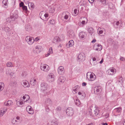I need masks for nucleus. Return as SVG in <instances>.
Segmentation results:
<instances>
[{
  "label": "nucleus",
  "mask_w": 125,
  "mask_h": 125,
  "mask_svg": "<svg viewBox=\"0 0 125 125\" xmlns=\"http://www.w3.org/2000/svg\"><path fill=\"white\" fill-rule=\"evenodd\" d=\"M78 94L79 95H81L82 96H83L82 97V98H84L85 96V94L84 93H82L81 92H79L78 93Z\"/></svg>",
  "instance_id": "obj_39"
},
{
  "label": "nucleus",
  "mask_w": 125,
  "mask_h": 125,
  "mask_svg": "<svg viewBox=\"0 0 125 125\" xmlns=\"http://www.w3.org/2000/svg\"><path fill=\"white\" fill-rule=\"evenodd\" d=\"M4 86V84L3 82H0V92L3 89Z\"/></svg>",
  "instance_id": "obj_27"
},
{
  "label": "nucleus",
  "mask_w": 125,
  "mask_h": 125,
  "mask_svg": "<svg viewBox=\"0 0 125 125\" xmlns=\"http://www.w3.org/2000/svg\"><path fill=\"white\" fill-rule=\"evenodd\" d=\"M99 111V110L98 109H96L94 110V112L95 115H97L98 114V113Z\"/></svg>",
  "instance_id": "obj_35"
},
{
  "label": "nucleus",
  "mask_w": 125,
  "mask_h": 125,
  "mask_svg": "<svg viewBox=\"0 0 125 125\" xmlns=\"http://www.w3.org/2000/svg\"><path fill=\"white\" fill-rule=\"evenodd\" d=\"M23 103L22 102L18 101L17 103V104H19L20 105H21L23 104Z\"/></svg>",
  "instance_id": "obj_50"
},
{
  "label": "nucleus",
  "mask_w": 125,
  "mask_h": 125,
  "mask_svg": "<svg viewBox=\"0 0 125 125\" xmlns=\"http://www.w3.org/2000/svg\"><path fill=\"white\" fill-rule=\"evenodd\" d=\"M75 104L79 107H80L81 103L79 100L77 99H75L74 101Z\"/></svg>",
  "instance_id": "obj_22"
},
{
  "label": "nucleus",
  "mask_w": 125,
  "mask_h": 125,
  "mask_svg": "<svg viewBox=\"0 0 125 125\" xmlns=\"http://www.w3.org/2000/svg\"><path fill=\"white\" fill-rule=\"evenodd\" d=\"M28 6L30 7H31V8H33L34 7V5L33 3L32 2H29L28 3Z\"/></svg>",
  "instance_id": "obj_34"
},
{
  "label": "nucleus",
  "mask_w": 125,
  "mask_h": 125,
  "mask_svg": "<svg viewBox=\"0 0 125 125\" xmlns=\"http://www.w3.org/2000/svg\"><path fill=\"white\" fill-rule=\"evenodd\" d=\"M16 83L15 82H11L10 83V86H11L13 84H15Z\"/></svg>",
  "instance_id": "obj_51"
},
{
  "label": "nucleus",
  "mask_w": 125,
  "mask_h": 125,
  "mask_svg": "<svg viewBox=\"0 0 125 125\" xmlns=\"http://www.w3.org/2000/svg\"><path fill=\"white\" fill-rule=\"evenodd\" d=\"M24 6V3L23 2H21L19 4V6L20 7H23Z\"/></svg>",
  "instance_id": "obj_40"
},
{
  "label": "nucleus",
  "mask_w": 125,
  "mask_h": 125,
  "mask_svg": "<svg viewBox=\"0 0 125 125\" xmlns=\"http://www.w3.org/2000/svg\"><path fill=\"white\" fill-rule=\"evenodd\" d=\"M88 31L92 36L94 35V31L92 28L90 27L88 29Z\"/></svg>",
  "instance_id": "obj_17"
},
{
  "label": "nucleus",
  "mask_w": 125,
  "mask_h": 125,
  "mask_svg": "<svg viewBox=\"0 0 125 125\" xmlns=\"http://www.w3.org/2000/svg\"><path fill=\"white\" fill-rule=\"evenodd\" d=\"M85 21H83L81 23L79 24V25H81V24H85Z\"/></svg>",
  "instance_id": "obj_49"
},
{
  "label": "nucleus",
  "mask_w": 125,
  "mask_h": 125,
  "mask_svg": "<svg viewBox=\"0 0 125 125\" xmlns=\"http://www.w3.org/2000/svg\"><path fill=\"white\" fill-rule=\"evenodd\" d=\"M21 84L25 87H29L30 86L28 82L26 80H23Z\"/></svg>",
  "instance_id": "obj_11"
},
{
  "label": "nucleus",
  "mask_w": 125,
  "mask_h": 125,
  "mask_svg": "<svg viewBox=\"0 0 125 125\" xmlns=\"http://www.w3.org/2000/svg\"><path fill=\"white\" fill-rule=\"evenodd\" d=\"M44 17L46 18H47L48 16V14L47 13H45L44 15Z\"/></svg>",
  "instance_id": "obj_53"
},
{
  "label": "nucleus",
  "mask_w": 125,
  "mask_h": 125,
  "mask_svg": "<svg viewBox=\"0 0 125 125\" xmlns=\"http://www.w3.org/2000/svg\"><path fill=\"white\" fill-rule=\"evenodd\" d=\"M61 108L60 107L58 106L55 109L56 111H59L61 110Z\"/></svg>",
  "instance_id": "obj_41"
},
{
  "label": "nucleus",
  "mask_w": 125,
  "mask_h": 125,
  "mask_svg": "<svg viewBox=\"0 0 125 125\" xmlns=\"http://www.w3.org/2000/svg\"><path fill=\"white\" fill-rule=\"evenodd\" d=\"M102 125H108V124L107 123H103Z\"/></svg>",
  "instance_id": "obj_60"
},
{
  "label": "nucleus",
  "mask_w": 125,
  "mask_h": 125,
  "mask_svg": "<svg viewBox=\"0 0 125 125\" xmlns=\"http://www.w3.org/2000/svg\"><path fill=\"white\" fill-rule=\"evenodd\" d=\"M96 41V40L95 39H94L91 42L92 43H94Z\"/></svg>",
  "instance_id": "obj_57"
},
{
  "label": "nucleus",
  "mask_w": 125,
  "mask_h": 125,
  "mask_svg": "<svg viewBox=\"0 0 125 125\" xmlns=\"http://www.w3.org/2000/svg\"><path fill=\"white\" fill-rule=\"evenodd\" d=\"M20 117L19 116H18L16 117V120H19L20 119Z\"/></svg>",
  "instance_id": "obj_64"
},
{
  "label": "nucleus",
  "mask_w": 125,
  "mask_h": 125,
  "mask_svg": "<svg viewBox=\"0 0 125 125\" xmlns=\"http://www.w3.org/2000/svg\"><path fill=\"white\" fill-rule=\"evenodd\" d=\"M41 69L42 70L45 72H47L49 71L50 68L49 66L45 64L42 65L41 66Z\"/></svg>",
  "instance_id": "obj_8"
},
{
  "label": "nucleus",
  "mask_w": 125,
  "mask_h": 125,
  "mask_svg": "<svg viewBox=\"0 0 125 125\" xmlns=\"http://www.w3.org/2000/svg\"><path fill=\"white\" fill-rule=\"evenodd\" d=\"M31 29V27L29 24H27L26 26V29L27 31H29Z\"/></svg>",
  "instance_id": "obj_25"
},
{
  "label": "nucleus",
  "mask_w": 125,
  "mask_h": 125,
  "mask_svg": "<svg viewBox=\"0 0 125 125\" xmlns=\"http://www.w3.org/2000/svg\"><path fill=\"white\" fill-rule=\"evenodd\" d=\"M102 88L100 86H95L94 88V93L95 94H99L102 92Z\"/></svg>",
  "instance_id": "obj_4"
},
{
  "label": "nucleus",
  "mask_w": 125,
  "mask_h": 125,
  "mask_svg": "<svg viewBox=\"0 0 125 125\" xmlns=\"http://www.w3.org/2000/svg\"><path fill=\"white\" fill-rule=\"evenodd\" d=\"M48 52L51 54L52 53L53 51L52 48L50 47L49 49Z\"/></svg>",
  "instance_id": "obj_42"
},
{
  "label": "nucleus",
  "mask_w": 125,
  "mask_h": 125,
  "mask_svg": "<svg viewBox=\"0 0 125 125\" xmlns=\"http://www.w3.org/2000/svg\"><path fill=\"white\" fill-rule=\"evenodd\" d=\"M35 50L36 52L37 53H39L40 52V50L38 46H37L35 47Z\"/></svg>",
  "instance_id": "obj_32"
},
{
  "label": "nucleus",
  "mask_w": 125,
  "mask_h": 125,
  "mask_svg": "<svg viewBox=\"0 0 125 125\" xmlns=\"http://www.w3.org/2000/svg\"><path fill=\"white\" fill-rule=\"evenodd\" d=\"M68 13V12H66L65 14L63 13L62 15V19H63V18L66 20L69 17L68 16L67 14V13Z\"/></svg>",
  "instance_id": "obj_20"
},
{
  "label": "nucleus",
  "mask_w": 125,
  "mask_h": 125,
  "mask_svg": "<svg viewBox=\"0 0 125 125\" xmlns=\"http://www.w3.org/2000/svg\"><path fill=\"white\" fill-rule=\"evenodd\" d=\"M98 33L100 35L102 34L103 33V31L102 30H100L99 31L98 30L97 31Z\"/></svg>",
  "instance_id": "obj_45"
},
{
  "label": "nucleus",
  "mask_w": 125,
  "mask_h": 125,
  "mask_svg": "<svg viewBox=\"0 0 125 125\" xmlns=\"http://www.w3.org/2000/svg\"><path fill=\"white\" fill-rule=\"evenodd\" d=\"M66 113L69 116H71L74 113L73 109L71 107H68L66 110Z\"/></svg>",
  "instance_id": "obj_5"
},
{
  "label": "nucleus",
  "mask_w": 125,
  "mask_h": 125,
  "mask_svg": "<svg viewBox=\"0 0 125 125\" xmlns=\"http://www.w3.org/2000/svg\"><path fill=\"white\" fill-rule=\"evenodd\" d=\"M45 104L47 105H51L52 104V101L49 98H47L45 101Z\"/></svg>",
  "instance_id": "obj_15"
},
{
  "label": "nucleus",
  "mask_w": 125,
  "mask_h": 125,
  "mask_svg": "<svg viewBox=\"0 0 125 125\" xmlns=\"http://www.w3.org/2000/svg\"><path fill=\"white\" fill-rule=\"evenodd\" d=\"M103 59H102L101 61L99 63L100 64H102V63L103 62Z\"/></svg>",
  "instance_id": "obj_61"
},
{
  "label": "nucleus",
  "mask_w": 125,
  "mask_h": 125,
  "mask_svg": "<svg viewBox=\"0 0 125 125\" xmlns=\"http://www.w3.org/2000/svg\"><path fill=\"white\" fill-rule=\"evenodd\" d=\"M69 44H66V46L67 48H69L70 47L73 46L74 45V42L73 40H71L69 41Z\"/></svg>",
  "instance_id": "obj_16"
},
{
  "label": "nucleus",
  "mask_w": 125,
  "mask_h": 125,
  "mask_svg": "<svg viewBox=\"0 0 125 125\" xmlns=\"http://www.w3.org/2000/svg\"><path fill=\"white\" fill-rule=\"evenodd\" d=\"M50 54H50L49 52H48L45 55V56L46 57H47L49 55H50Z\"/></svg>",
  "instance_id": "obj_59"
},
{
  "label": "nucleus",
  "mask_w": 125,
  "mask_h": 125,
  "mask_svg": "<svg viewBox=\"0 0 125 125\" xmlns=\"http://www.w3.org/2000/svg\"><path fill=\"white\" fill-rule=\"evenodd\" d=\"M119 22L118 21L116 22V25H119Z\"/></svg>",
  "instance_id": "obj_63"
},
{
  "label": "nucleus",
  "mask_w": 125,
  "mask_h": 125,
  "mask_svg": "<svg viewBox=\"0 0 125 125\" xmlns=\"http://www.w3.org/2000/svg\"><path fill=\"white\" fill-rule=\"evenodd\" d=\"M22 8L23 11L24 12H26V13L28 12V10H27V7L26 6H24L23 7H22Z\"/></svg>",
  "instance_id": "obj_28"
},
{
  "label": "nucleus",
  "mask_w": 125,
  "mask_h": 125,
  "mask_svg": "<svg viewBox=\"0 0 125 125\" xmlns=\"http://www.w3.org/2000/svg\"><path fill=\"white\" fill-rule=\"evenodd\" d=\"M49 22L51 24H53L54 23V20H52L49 21Z\"/></svg>",
  "instance_id": "obj_43"
},
{
  "label": "nucleus",
  "mask_w": 125,
  "mask_h": 125,
  "mask_svg": "<svg viewBox=\"0 0 125 125\" xmlns=\"http://www.w3.org/2000/svg\"><path fill=\"white\" fill-rule=\"evenodd\" d=\"M90 81H93L94 80V76L93 74H90Z\"/></svg>",
  "instance_id": "obj_37"
},
{
  "label": "nucleus",
  "mask_w": 125,
  "mask_h": 125,
  "mask_svg": "<svg viewBox=\"0 0 125 125\" xmlns=\"http://www.w3.org/2000/svg\"><path fill=\"white\" fill-rule=\"evenodd\" d=\"M120 60L121 61H124L125 60V59L124 57L121 56L120 59Z\"/></svg>",
  "instance_id": "obj_46"
},
{
  "label": "nucleus",
  "mask_w": 125,
  "mask_h": 125,
  "mask_svg": "<svg viewBox=\"0 0 125 125\" xmlns=\"http://www.w3.org/2000/svg\"><path fill=\"white\" fill-rule=\"evenodd\" d=\"M7 109H2L1 110L0 113V116H2L7 111Z\"/></svg>",
  "instance_id": "obj_24"
},
{
  "label": "nucleus",
  "mask_w": 125,
  "mask_h": 125,
  "mask_svg": "<svg viewBox=\"0 0 125 125\" xmlns=\"http://www.w3.org/2000/svg\"><path fill=\"white\" fill-rule=\"evenodd\" d=\"M89 112L90 114L91 115H93V112H92L91 109L89 111Z\"/></svg>",
  "instance_id": "obj_52"
},
{
  "label": "nucleus",
  "mask_w": 125,
  "mask_h": 125,
  "mask_svg": "<svg viewBox=\"0 0 125 125\" xmlns=\"http://www.w3.org/2000/svg\"><path fill=\"white\" fill-rule=\"evenodd\" d=\"M97 47L99 49V51H100L102 49V47L101 45L100 44H94V49L95 47Z\"/></svg>",
  "instance_id": "obj_18"
},
{
  "label": "nucleus",
  "mask_w": 125,
  "mask_h": 125,
  "mask_svg": "<svg viewBox=\"0 0 125 125\" xmlns=\"http://www.w3.org/2000/svg\"><path fill=\"white\" fill-rule=\"evenodd\" d=\"M27 75L26 73V72H24L22 73L21 76L23 78H24Z\"/></svg>",
  "instance_id": "obj_36"
},
{
  "label": "nucleus",
  "mask_w": 125,
  "mask_h": 125,
  "mask_svg": "<svg viewBox=\"0 0 125 125\" xmlns=\"http://www.w3.org/2000/svg\"><path fill=\"white\" fill-rule=\"evenodd\" d=\"M58 122L57 121L53 120L51 122V125H58Z\"/></svg>",
  "instance_id": "obj_29"
},
{
  "label": "nucleus",
  "mask_w": 125,
  "mask_h": 125,
  "mask_svg": "<svg viewBox=\"0 0 125 125\" xmlns=\"http://www.w3.org/2000/svg\"><path fill=\"white\" fill-rule=\"evenodd\" d=\"M78 85H77V86H76L74 88H76V89H78L79 88V87L78 88Z\"/></svg>",
  "instance_id": "obj_62"
},
{
  "label": "nucleus",
  "mask_w": 125,
  "mask_h": 125,
  "mask_svg": "<svg viewBox=\"0 0 125 125\" xmlns=\"http://www.w3.org/2000/svg\"><path fill=\"white\" fill-rule=\"evenodd\" d=\"M74 13L75 15H77L78 13L77 12V10L76 9H75L74 10Z\"/></svg>",
  "instance_id": "obj_48"
},
{
  "label": "nucleus",
  "mask_w": 125,
  "mask_h": 125,
  "mask_svg": "<svg viewBox=\"0 0 125 125\" xmlns=\"http://www.w3.org/2000/svg\"><path fill=\"white\" fill-rule=\"evenodd\" d=\"M47 80L50 82L53 81L54 80V74L52 73H49L47 76Z\"/></svg>",
  "instance_id": "obj_6"
},
{
  "label": "nucleus",
  "mask_w": 125,
  "mask_h": 125,
  "mask_svg": "<svg viewBox=\"0 0 125 125\" xmlns=\"http://www.w3.org/2000/svg\"><path fill=\"white\" fill-rule=\"evenodd\" d=\"M25 40L29 44H32L34 42V38L30 36H27L26 37Z\"/></svg>",
  "instance_id": "obj_3"
},
{
  "label": "nucleus",
  "mask_w": 125,
  "mask_h": 125,
  "mask_svg": "<svg viewBox=\"0 0 125 125\" xmlns=\"http://www.w3.org/2000/svg\"><path fill=\"white\" fill-rule=\"evenodd\" d=\"M5 105L6 106H10L13 104V102L11 100H9L7 102H5L4 103Z\"/></svg>",
  "instance_id": "obj_19"
},
{
  "label": "nucleus",
  "mask_w": 125,
  "mask_h": 125,
  "mask_svg": "<svg viewBox=\"0 0 125 125\" xmlns=\"http://www.w3.org/2000/svg\"><path fill=\"white\" fill-rule=\"evenodd\" d=\"M18 17V13L17 11L16 10L15 13H12L10 14V17H9L7 19V22H11L12 21H14L15 19H17Z\"/></svg>",
  "instance_id": "obj_1"
},
{
  "label": "nucleus",
  "mask_w": 125,
  "mask_h": 125,
  "mask_svg": "<svg viewBox=\"0 0 125 125\" xmlns=\"http://www.w3.org/2000/svg\"><path fill=\"white\" fill-rule=\"evenodd\" d=\"M65 80V77L63 76H61L58 78L57 81L58 83L61 84V83L64 82Z\"/></svg>",
  "instance_id": "obj_12"
},
{
  "label": "nucleus",
  "mask_w": 125,
  "mask_h": 125,
  "mask_svg": "<svg viewBox=\"0 0 125 125\" xmlns=\"http://www.w3.org/2000/svg\"><path fill=\"white\" fill-rule=\"evenodd\" d=\"M36 83V80L35 79H32L30 80V83L32 85H34Z\"/></svg>",
  "instance_id": "obj_21"
},
{
  "label": "nucleus",
  "mask_w": 125,
  "mask_h": 125,
  "mask_svg": "<svg viewBox=\"0 0 125 125\" xmlns=\"http://www.w3.org/2000/svg\"><path fill=\"white\" fill-rule=\"evenodd\" d=\"M115 68H113L108 70L107 71V73L109 75H113L115 73Z\"/></svg>",
  "instance_id": "obj_13"
},
{
  "label": "nucleus",
  "mask_w": 125,
  "mask_h": 125,
  "mask_svg": "<svg viewBox=\"0 0 125 125\" xmlns=\"http://www.w3.org/2000/svg\"><path fill=\"white\" fill-rule=\"evenodd\" d=\"M6 65L7 67H10L13 66V65L11 62H8L6 64Z\"/></svg>",
  "instance_id": "obj_33"
},
{
  "label": "nucleus",
  "mask_w": 125,
  "mask_h": 125,
  "mask_svg": "<svg viewBox=\"0 0 125 125\" xmlns=\"http://www.w3.org/2000/svg\"><path fill=\"white\" fill-rule=\"evenodd\" d=\"M26 110L29 114H32L34 113L33 108L30 106H28L27 107Z\"/></svg>",
  "instance_id": "obj_10"
},
{
  "label": "nucleus",
  "mask_w": 125,
  "mask_h": 125,
  "mask_svg": "<svg viewBox=\"0 0 125 125\" xmlns=\"http://www.w3.org/2000/svg\"><path fill=\"white\" fill-rule=\"evenodd\" d=\"M89 2L91 3H93L94 0H88Z\"/></svg>",
  "instance_id": "obj_58"
},
{
  "label": "nucleus",
  "mask_w": 125,
  "mask_h": 125,
  "mask_svg": "<svg viewBox=\"0 0 125 125\" xmlns=\"http://www.w3.org/2000/svg\"><path fill=\"white\" fill-rule=\"evenodd\" d=\"M86 83L85 82H83L82 83V85L83 86H85L86 85Z\"/></svg>",
  "instance_id": "obj_56"
},
{
  "label": "nucleus",
  "mask_w": 125,
  "mask_h": 125,
  "mask_svg": "<svg viewBox=\"0 0 125 125\" xmlns=\"http://www.w3.org/2000/svg\"><path fill=\"white\" fill-rule=\"evenodd\" d=\"M8 3V0H3L2 1L3 4L5 6H7V7Z\"/></svg>",
  "instance_id": "obj_31"
},
{
  "label": "nucleus",
  "mask_w": 125,
  "mask_h": 125,
  "mask_svg": "<svg viewBox=\"0 0 125 125\" xmlns=\"http://www.w3.org/2000/svg\"><path fill=\"white\" fill-rule=\"evenodd\" d=\"M11 122L13 124H16L17 123L18 121L15 118H13Z\"/></svg>",
  "instance_id": "obj_30"
},
{
  "label": "nucleus",
  "mask_w": 125,
  "mask_h": 125,
  "mask_svg": "<svg viewBox=\"0 0 125 125\" xmlns=\"http://www.w3.org/2000/svg\"><path fill=\"white\" fill-rule=\"evenodd\" d=\"M25 96L26 97V98H27L28 100H26V101H28L29 99L30 98L29 96L28 95H25Z\"/></svg>",
  "instance_id": "obj_47"
},
{
  "label": "nucleus",
  "mask_w": 125,
  "mask_h": 125,
  "mask_svg": "<svg viewBox=\"0 0 125 125\" xmlns=\"http://www.w3.org/2000/svg\"><path fill=\"white\" fill-rule=\"evenodd\" d=\"M58 72L59 74L63 75L64 72V67L62 66H60L58 69Z\"/></svg>",
  "instance_id": "obj_9"
},
{
  "label": "nucleus",
  "mask_w": 125,
  "mask_h": 125,
  "mask_svg": "<svg viewBox=\"0 0 125 125\" xmlns=\"http://www.w3.org/2000/svg\"><path fill=\"white\" fill-rule=\"evenodd\" d=\"M48 86L47 84L45 83H42L40 85V89L42 92H44L47 90Z\"/></svg>",
  "instance_id": "obj_2"
},
{
  "label": "nucleus",
  "mask_w": 125,
  "mask_h": 125,
  "mask_svg": "<svg viewBox=\"0 0 125 125\" xmlns=\"http://www.w3.org/2000/svg\"><path fill=\"white\" fill-rule=\"evenodd\" d=\"M99 1L102 3V4L104 5L105 4H106V0H99Z\"/></svg>",
  "instance_id": "obj_38"
},
{
  "label": "nucleus",
  "mask_w": 125,
  "mask_h": 125,
  "mask_svg": "<svg viewBox=\"0 0 125 125\" xmlns=\"http://www.w3.org/2000/svg\"><path fill=\"white\" fill-rule=\"evenodd\" d=\"M9 28L8 27H6L4 28V30L6 32H8L9 31Z\"/></svg>",
  "instance_id": "obj_44"
},
{
  "label": "nucleus",
  "mask_w": 125,
  "mask_h": 125,
  "mask_svg": "<svg viewBox=\"0 0 125 125\" xmlns=\"http://www.w3.org/2000/svg\"><path fill=\"white\" fill-rule=\"evenodd\" d=\"M118 82L121 83H123L124 81V79L122 76H118Z\"/></svg>",
  "instance_id": "obj_23"
},
{
  "label": "nucleus",
  "mask_w": 125,
  "mask_h": 125,
  "mask_svg": "<svg viewBox=\"0 0 125 125\" xmlns=\"http://www.w3.org/2000/svg\"><path fill=\"white\" fill-rule=\"evenodd\" d=\"M79 36L82 39L84 40L86 37V34L84 32H81L80 33Z\"/></svg>",
  "instance_id": "obj_14"
},
{
  "label": "nucleus",
  "mask_w": 125,
  "mask_h": 125,
  "mask_svg": "<svg viewBox=\"0 0 125 125\" xmlns=\"http://www.w3.org/2000/svg\"><path fill=\"white\" fill-rule=\"evenodd\" d=\"M122 110V109L121 107H118L115 108L114 111H116L117 113H120Z\"/></svg>",
  "instance_id": "obj_26"
},
{
  "label": "nucleus",
  "mask_w": 125,
  "mask_h": 125,
  "mask_svg": "<svg viewBox=\"0 0 125 125\" xmlns=\"http://www.w3.org/2000/svg\"><path fill=\"white\" fill-rule=\"evenodd\" d=\"M14 74V73L13 72H11V73H10V76L12 77L13 76V75H12V74Z\"/></svg>",
  "instance_id": "obj_55"
},
{
  "label": "nucleus",
  "mask_w": 125,
  "mask_h": 125,
  "mask_svg": "<svg viewBox=\"0 0 125 125\" xmlns=\"http://www.w3.org/2000/svg\"><path fill=\"white\" fill-rule=\"evenodd\" d=\"M39 40V39L38 38V37H36L34 39V41H37Z\"/></svg>",
  "instance_id": "obj_54"
},
{
  "label": "nucleus",
  "mask_w": 125,
  "mask_h": 125,
  "mask_svg": "<svg viewBox=\"0 0 125 125\" xmlns=\"http://www.w3.org/2000/svg\"><path fill=\"white\" fill-rule=\"evenodd\" d=\"M85 56L84 53L83 52L79 54L77 57V60H78L80 62L84 61L85 60L84 58Z\"/></svg>",
  "instance_id": "obj_7"
}]
</instances>
